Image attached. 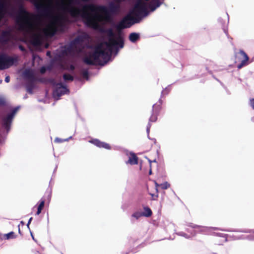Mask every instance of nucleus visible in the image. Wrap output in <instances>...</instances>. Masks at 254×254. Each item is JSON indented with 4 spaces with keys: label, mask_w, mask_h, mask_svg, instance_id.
Listing matches in <instances>:
<instances>
[{
    "label": "nucleus",
    "mask_w": 254,
    "mask_h": 254,
    "mask_svg": "<svg viewBox=\"0 0 254 254\" xmlns=\"http://www.w3.org/2000/svg\"><path fill=\"white\" fill-rule=\"evenodd\" d=\"M59 8L68 12L73 17L80 16L84 24L94 30L105 33L107 35V41L104 43L106 49H103L101 46L97 47L93 52H90L83 59V62L88 65L98 64L103 66L109 61H112L111 56L118 55L120 50L124 47V39L121 33H115L111 28L105 29L101 28L99 22L104 21L110 22L114 16L117 15L120 11V5L113 1L109 3L108 6L104 5L89 3L83 6L84 9H88L95 13L92 16L86 11L81 13L79 8L66 6L64 1L58 4Z\"/></svg>",
    "instance_id": "f257e3e1"
},
{
    "label": "nucleus",
    "mask_w": 254,
    "mask_h": 254,
    "mask_svg": "<svg viewBox=\"0 0 254 254\" xmlns=\"http://www.w3.org/2000/svg\"><path fill=\"white\" fill-rule=\"evenodd\" d=\"M149 0H137L129 12L116 25V29L118 30H121L125 28H128L134 24L139 23L149 13L146 2Z\"/></svg>",
    "instance_id": "f03ea898"
},
{
    "label": "nucleus",
    "mask_w": 254,
    "mask_h": 254,
    "mask_svg": "<svg viewBox=\"0 0 254 254\" xmlns=\"http://www.w3.org/2000/svg\"><path fill=\"white\" fill-rule=\"evenodd\" d=\"M18 14L15 16L12 12L10 14L12 17H15V21L18 29L20 31L27 32L32 31L34 27V22L33 19L38 20L39 15H34L27 11L22 3H20L18 10Z\"/></svg>",
    "instance_id": "7ed1b4c3"
},
{
    "label": "nucleus",
    "mask_w": 254,
    "mask_h": 254,
    "mask_svg": "<svg viewBox=\"0 0 254 254\" xmlns=\"http://www.w3.org/2000/svg\"><path fill=\"white\" fill-rule=\"evenodd\" d=\"M89 35L86 32H83L71 40L68 44L63 48L62 54L67 55L73 52H80L84 48V45L89 39Z\"/></svg>",
    "instance_id": "20e7f679"
},
{
    "label": "nucleus",
    "mask_w": 254,
    "mask_h": 254,
    "mask_svg": "<svg viewBox=\"0 0 254 254\" xmlns=\"http://www.w3.org/2000/svg\"><path fill=\"white\" fill-rule=\"evenodd\" d=\"M64 29L65 25L63 21V18L57 16L55 18L54 21L44 29V33L46 36L52 37L57 32H64Z\"/></svg>",
    "instance_id": "39448f33"
},
{
    "label": "nucleus",
    "mask_w": 254,
    "mask_h": 254,
    "mask_svg": "<svg viewBox=\"0 0 254 254\" xmlns=\"http://www.w3.org/2000/svg\"><path fill=\"white\" fill-rule=\"evenodd\" d=\"M18 57L15 55L13 57L8 56L5 53L0 54V70L8 68L18 62Z\"/></svg>",
    "instance_id": "423d86ee"
},
{
    "label": "nucleus",
    "mask_w": 254,
    "mask_h": 254,
    "mask_svg": "<svg viewBox=\"0 0 254 254\" xmlns=\"http://www.w3.org/2000/svg\"><path fill=\"white\" fill-rule=\"evenodd\" d=\"M50 81L54 87L53 96L55 100H58L61 96L69 93V90L62 83H56L55 80H50Z\"/></svg>",
    "instance_id": "0eeeda50"
},
{
    "label": "nucleus",
    "mask_w": 254,
    "mask_h": 254,
    "mask_svg": "<svg viewBox=\"0 0 254 254\" xmlns=\"http://www.w3.org/2000/svg\"><path fill=\"white\" fill-rule=\"evenodd\" d=\"M31 2L40 16L48 17L52 15V8L50 6L44 5L41 0H32Z\"/></svg>",
    "instance_id": "6e6552de"
},
{
    "label": "nucleus",
    "mask_w": 254,
    "mask_h": 254,
    "mask_svg": "<svg viewBox=\"0 0 254 254\" xmlns=\"http://www.w3.org/2000/svg\"><path fill=\"white\" fill-rule=\"evenodd\" d=\"M20 108V106H19L15 107L9 114H7L6 116L3 117L2 118V127L6 129L7 133L9 131L12 120L16 113L18 111Z\"/></svg>",
    "instance_id": "1a4fd4ad"
},
{
    "label": "nucleus",
    "mask_w": 254,
    "mask_h": 254,
    "mask_svg": "<svg viewBox=\"0 0 254 254\" xmlns=\"http://www.w3.org/2000/svg\"><path fill=\"white\" fill-rule=\"evenodd\" d=\"M35 27L36 25L34 23V27L32 31L28 32L25 31L22 32H24L25 34L30 35V42L33 46H40L42 44L41 36L40 34H37L34 32Z\"/></svg>",
    "instance_id": "9d476101"
},
{
    "label": "nucleus",
    "mask_w": 254,
    "mask_h": 254,
    "mask_svg": "<svg viewBox=\"0 0 254 254\" xmlns=\"http://www.w3.org/2000/svg\"><path fill=\"white\" fill-rule=\"evenodd\" d=\"M159 104H154L152 106V114L149 118V122L150 124L151 122H155L157 120V116L161 110V105L162 101L161 99L159 100Z\"/></svg>",
    "instance_id": "9b49d317"
},
{
    "label": "nucleus",
    "mask_w": 254,
    "mask_h": 254,
    "mask_svg": "<svg viewBox=\"0 0 254 254\" xmlns=\"http://www.w3.org/2000/svg\"><path fill=\"white\" fill-rule=\"evenodd\" d=\"M89 142L99 148H104L107 149H111V146L108 143L101 141L98 139H93L89 140Z\"/></svg>",
    "instance_id": "f8f14e48"
},
{
    "label": "nucleus",
    "mask_w": 254,
    "mask_h": 254,
    "mask_svg": "<svg viewBox=\"0 0 254 254\" xmlns=\"http://www.w3.org/2000/svg\"><path fill=\"white\" fill-rule=\"evenodd\" d=\"M238 54L244 58V59L241 61V63L237 65L238 68L240 69L243 66L247 64V62L249 60V57L246 53L243 50L240 51Z\"/></svg>",
    "instance_id": "ddd939ff"
},
{
    "label": "nucleus",
    "mask_w": 254,
    "mask_h": 254,
    "mask_svg": "<svg viewBox=\"0 0 254 254\" xmlns=\"http://www.w3.org/2000/svg\"><path fill=\"white\" fill-rule=\"evenodd\" d=\"M238 54L244 58V59L241 61V63L237 65L238 68L240 69L243 66L247 64V62L249 60V57L246 53L243 50L240 51Z\"/></svg>",
    "instance_id": "4468645a"
},
{
    "label": "nucleus",
    "mask_w": 254,
    "mask_h": 254,
    "mask_svg": "<svg viewBox=\"0 0 254 254\" xmlns=\"http://www.w3.org/2000/svg\"><path fill=\"white\" fill-rule=\"evenodd\" d=\"M10 40V32L3 31L0 36V43L2 44H7Z\"/></svg>",
    "instance_id": "2eb2a0df"
},
{
    "label": "nucleus",
    "mask_w": 254,
    "mask_h": 254,
    "mask_svg": "<svg viewBox=\"0 0 254 254\" xmlns=\"http://www.w3.org/2000/svg\"><path fill=\"white\" fill-rule=\"evenodd\" d=\"M162 3L159 0H151L148 5L150 11H154L157 7H159Z\"/></svg>",
    "instance_id": "dca6fc26"
},
{
    "label": "nucleus",
    "mask_w": 254,
    "mask_h": 254,
    "mask_svg": "<svg viewBox=\"0 0 254 254\" xmlns=\"http://www.w3.org/2000/svg\"><path fill=\"white\" fill-rule=\"evenodd\" d=\"M130 165H136L138 164V158L134 153H130V156L129 157L128 160L126 162V164Z\"/></svg>",
    "instance_id": "f3484780"
},
{
    "label": "nucleus",
    "mask_w": 254,
    "mask_h": 254,
    "mask_svg": "<svg viewBox=\"0 0 254 254\" xmlns=\"http://www.w3.org/2000/svg\"><path fill=\"white\" fill-rule=\"evenodd\" d=\"M128 39L131 42L134 43L139 40L140 34L136 32L131 33L128 36Z\"/></svg>",
    "instance_id": "a211bd4d"
},
{
    "label": "nucleus",
    "mask_w": 254,
    "mask_h": 254,
    "mask_svg": "<svg viewBox=\"0 0 254 254\" xmlns=\"http://www.w3.org/2000/svg\"><path fill=\"white\" fill-rule=\"evenodd\" d=\"M35 87L34 85V80H28L26 84V88L27 91L30 93H33V90Z\"/></svg>",
    "instance_id": "6ab92c4d"
},
{
    "label": "nucleus",
    "mask_w": 254,
    "mask_h": 254,
    "mask_svg": "<svg viewBox=\"0 0 254 254\" xmlns=\"http://www.w3.org/2000/svg\"><path fill=\"white\" fill-rule=\"evenodd\" d=\"M23 75L29 80H35L33 72L29 69H25L23 72Z\"/></svg>",
    "instance_id": "aec40b11"
},
{
    "label": "nucleus",
    "mask_w": 254,
    "mask_h": 254,
    "mask_svg": "<svg viewBox=\"0 0 254 254\" xmlns=\"http://www.w3.org/2000/svg\"><path fill=\"white\" fill-rule=\"evenodd\" d=\"M155 186V190L156 192L154 193H150V195L152 197V199L153 200H155L158 197V187H160V185L158 184L156 181H154Z\"/></svg>",
    "instance_id": "412c9836"
},
{
    "label": "nucleus",
    "mask_w": 254,
    "mask_h": 254,
    "mask_svg": "<svg viewBox=\"0 0 254 254\" xmlns=\"http://www.w3.org/2000/svg\"><path fill=\"white\" fill-rule=\"evenodd\" d=\"M143 216L149 217L152 215V211L149 207H144V211L142 212Z\"/></svg>",
    "instance_id": "4be33fe9"
},
{
    "label": "nucleus",
    "mask_w": 254,
    "mask_h": 254,
    "mask_svg": "<svg viewBox=\"0 0 254 254\" xmlns=\"http://www.w3.org/2000/svg\"><path fill=\"white\" fill-rule=\"evenodd\" d=\"M3 237L4 239L8 240L9 239L15 238V235L13 232H10L7 234H5Z\"/></svg>",
    "instance_id": "5701e85b"
},
{
    "label": "nucleus",
    "mask_w": 254,
    "mask_h": 254,
    "mask_svg": "<svg viewBox=\"0 0 254 254\" xmlns=\"http://www.w3.org/2000/svg\"><path fill=\"white\" fill-rule=\"evenodd\" d=\"M171 85H168V87H166L164 89H163L161 92V97H162L163 95H167L169 93L170 91L171 90Z\"/></svg>",
    "instance_id": "b1692460"
},
{
    "label": "nucleus",
    "mask_w": 254,
    "mask_h": 254,
    "mask_svg": "<svg viewBox=\"0 0 254 254\" xmlns=\"http://www.w3.org/2000/svg\"><path fill=\"white\" fill-rule=\"evenodd\" d=\"M63 78L65 81H72L73 80V77L69 74H64Z\"/></svg>",
    "instance_id": "393cba45"
},
{
    "label": "nucleus",
    "mask_w": 254,
    "mask_h": 254,
    "mask_svg": "<svg viewBox=\"0 0 254 254\" xmlns=\"http://www.w3.org/2000/svg\"><path fill=\"white\" fill-rule=\"evenodd\" d=\"M50 80H54L53 79H48V78H40L39 79H38V81L41 82V83H51V82L50 81Z\"/></svg>",
    "instance_id": "a878e982"
},
{
    "label": "nucleus",
    "mask_w": 254,
    "mask_h": 254,
    "mask_svg": "<svg viewBox=\"0 0 254 254\" xmlns=\"http://www.w3.org/2000/svg\"><path fill=\"white\" fill-rule=\"evenodd\" d=\"M160 187L162 189L166 190L170 187V185L167 182H165L160 184Z\"/></svg>",
    "instance_id": "bb28decb"
},
{
    "label": "nucleus",
    "mask_w": 254,
    "mask_h": 254,
    "mask_svg": "<svg viewBox=\"0 0 254 254\" xmlns=\"http://www.w3.org/2000/svg\"><path fill=\"white\" fill-rule=\"evenodd\" d=\"M72 138V136H70L68 138L63 139L57 137L55 138V141L57 143H62L64 141H67Z\"/></svg>",
    "instance_id": "cd10ccee"
},
{
    "label": "nucleus",
    "mask_w": 254,
    "mask_h": 254,
    "mask_svg": "<svg viewBox=\"0 0 254 254\" xmlns=\"http://www.w3.org/2000/svg\"><path fill=\"white\" fill-rule=\"evenodd\" d=\"M151 125L149 123H148L147 127H146V132L147 134V137L149 139H151V138L149 137V132H150V129L151 127ZM151 140H154V141H156V139L155 138L151 139Z\"/></svg>",
    "instance_id": "c85d7f7f"
},
{
    "label": "nucleus",
    "mask_w": 254,
    "mask_h": 254,
    "mask_svg": "<svg viewBox=\"0 0 254 254\" xmlns=\"http://www.w3.org/2000/svg\"><path fill=\"white\" fill-rule=\"evenodd\" d=\"M82 75L83 77L86 78L87 80L88 79V71L87 69H84L82 71Z\"/></svg>",
    "instance_id": "c756f323"
},
{
    "label": "nucleus",
    "mask_w": 254,
    "mask_h": 254,
    "mask_svg": "<svg viewBox=\"0 0 254 254\" xmlns=\"http://www.w3.org/2000/svg\"><path fill=\"white\" fill-rule=\"evenodd\" d=\"M132 216L135 217L136 219L143 216L142 212H136L132 215Z\"/></svg>",
    "instance_id": "7c9ffc66"
},
{
    "label": "nucleus",
    "mask_w": 254,
    "mask_h": 254,
    "mask_svg": "<svg viewBox=\"0 0 254 254\" xmlns=\"http://www.w3.org/2000/svg\"><path fill=\"white\" fill-rule=\"evenodd\" d=\"M5 7V3L3 0H0V11H2Z\"/></svg>",
    "instance_id": "2f4dec72"
},
{
    "label": "nucleus",
    "mask_w": 254,
    "mask_h": 254,
    "mask_svg": "<svg viewBox=\"0 0 254 254\" xmlns=\"http://www.w3.org/2000/svg\"><path fill=\"white\" fill-rule=\"evenodd\" d=\"M45 203V200L41 199L39 203L35 205V206H44Z\"/></svg>",
    "instance_id": "473e14b6"
},
{
    "label": "nucleus",
    "mask_w": 254,
    "mask_h": 254,
    "mask_svg": "<svg viewBox=\"0 0 254 254\" xmlns=\"http://www.w3.org/2000/svg\"><path fill=\"white\" fill-rule=\"evenodd\" d=\"M250 105L252 108L254 110V98L250 99Z\"/></svg>",
    "instance_id": "72a5a7b5"
},
{
    "label": "nucleus",
    "mask_w": 254,
    "mask_h": 254,
    "mask_svg": "<svg viewBox=\"0 0 254 254\" xmlns=\"http://www.w3.org/2000/svg\"><path fill=\"white\" fill-rule=\"evenodd\" d=\"M5 103V101L4 98L0 97V106L4 105Z\"/></svg>",
    "instance_id": "f704fd0d"
},
{
    "label": "nucleus",
    "mask_w": 254,
    "mask_h": 254,
    "mask_svg": "<svg viewBox=\"0 0 254 254\" xmlns=\"http://www.w3.org/2000/svg\"><path fill=\"white\" fill-rule=\"evenodd\" d=\"M46 71V68L45 66H42L40 69V72L41 73H44Z\"/></svg>",
    "instance_id": "c9c22d12"
},
{
    "label": "nucleus",
    "mask_w": 254,
    "mask_h": 254,
    "mask_svg": "<svg viewBox=\"0 0 254 254\" xmlns=\"http://www.w3.org/2000/svg\"><path fill=\"white\" fill-rule=\"evenodd\" d=\"M188 226L193 228H197L199 227L198 225L194 224L193 223H190L189 225H188Z\"/></svg>",
    "instance_id": "e433bc0d"
},
{
    "label": "nucleus",
    "mask_w": 254,
    "mask_h": 254,
    "mask_svg": "<svg viewBox=\"0 0 254 254\" xmlns=\"http://www.w3.org/2000/svg\"><path fill=\"white\" fill-rule=\"evenodd\" d=\"M18 48L20 51H21L22 52L25 51V49L23 46L20 45L18 46Z\"/></svg>",
    "instance_id": "4c0bfd02"
},
{
    "label": "nucleus",
    "mask_w": 254,
    "mask_h": 254,
    "mask_svg": "<svg viewBox=\"0 0 254 254\" xmlns=\"http://www.w3.org/2000/svg\"><path fill=\"white\" fill-rule=\"evenodd\" d=\"M43 207H38L37 211L36 212V215H39L41 212Z\"/></svg>",
    "instance_id": "58836bf2"
},
{
    "label": "nucleus",
    "mask_w": 254,
    "mask_h": 254,
    "mask_svg": "<svg viewBox=\"0 0 254 254\" xmlns=\"http://www.w3.org/2000/svg\"><path fill=\"white\" fill-rule=\"evenodd\" d=\"M5 81L6 82V83H8L10 81V77L9 76H7L5 77Z\"/></svg>",
    "instance_id": "ea45409f"
},
{
    "label": "nucleus",
    "mask_w": 254,
    "mask_h": 254,
    "mask_svg": "<svg viewBox=\"0 0 254 254\" xmlns=\"http://www.w3.org/2000/svg\"><path fill=\"white\" fill-rule=\"evenodd\" d=\"M32 217H31V218L29 219V221H28V223H27V226H28V227H29V225L30 223H31V221H32Z\"/></svg>",
    "instance_id": "a19ab883"
},
{
    "label": "nucleus",
    "mask_w": 254,
    "mask_h": 254,
    "mask_svg": "<svg viewBox=\"0 0 254 254\" xmlns=\"http://www.w3.org/2000/svg\"><path fill=\"white\" fill-rule=\"evenodd\" d=\"M223 30H224V32L227 35H228V30H227V29L224 28Z\"/></svg>",
    "instance_id": "79ce46f5"
},
{
    "label": "nucleus",
    "mask_w": 254,
    "mask_h": 254,
    "mask_svg": "<svg viewBox=\"0 0 254 254\" xmlns=\"http://www.w3.org/2000/svg\"><path fill=\"white\" fill-rule=\"evenodd\" d=\"M46 55L47 56H51V52L50 51H47V53H46Z\"/></svg>",
    "instance_id": "37998d69"
},
{
    "label": "nucleus",
    "mask_w": 254,
    "mask_h": 254,
    "mask_svg": "<svg viewBox=\"0 0 254 254\" xmlns=\"http://www.w3.org/2000/svg\"><path fill=\"white\" fill-rule=\"evenodd\" d=\"M70 68H71V69L73 70L74 69V66L73 65H71L70 66Z\"/></svg>",
    "instance_id": "c03bdc74"
},
{
    "label": "nucleus",
    "mask_w": 254,
    "mask_h": 254,
    "mask_svg": "<svg viewBox=\"0 0 254 254\" xmlns=\"http://www.w3.org/2000/svg\"><path fill=\"white\" fill-rule=\"evenodd\" d=\"M149 175H151L152 174V171L151 169L149 170Z\"/></svg>",
    "instance_id": "a18cd8bd"
},
{
    "label": "nucleus",
    "mask_w": 254,
    "mask_h": 254,
    "mask_svg": "<svg viewBox=\"0 0 254 254\" xmlns=\"http://www.w3.org/2000/svg\"><path fill=\"white\" fill-rule=\"evenodd\" d=\"M251 120H252V121L253 122H254V117H253V118H252V119H251Z\"/></svg>",
    "instance_id": "49530a36"
},
{
    "label": "nucleus",
    "mask_w": 254,
    "mask_h": 254,
    "mask_svg": "<svg viewBox=\"0 0 254 254\" xmlns=\"http://www.w3.org/2000/svg\"><path fill=\"white\" fill-rule=\"evenodd\" d=\"M57 168V166H56V168H55V170H54V172H55V171H56V170Z\"/></svg>",
    "instance_id": "de8ad7c7"
},
{
    "label": "nucleus",
    "mask_w": 254,
    "mask_h": 254,
    "mask_svg": "<svg viewBox=\"0 0 254 254\" xmlns=\"http://www.w3.org/2000/svg\"><path fill=\"white\" fill-rule=\"evenodd\" d=\"M50 195L49 194V195H48V199H50Z\"/></svg>",
    "instance_id": "09e8293b"
},
{
    "label": "nucleus",
    "mask_w": 254,
    "mask_h": 254,
    "mask_svg": "<svg viewBox=\"0 0 254 254\" xmlns=\"http://www.w3.org/2000/svg\"><path fill=\"white\" fill-rule=\"evenodd\" d=\"M2 80H0V83H1L2 82Z\"/></svg>",
    "instance_id": "8fccbe9b"
},
{
    "label": "nucleus",
    "mask_w": 254,
    "mask_h": 254,
    "mask_svg": "<svg viewBox=\"0 0 254 254\" xmlns=\"http://www.w3.org/2000/svg\"><path fill=\"white\" fill-rule=\"evenodd\" d=\"M26 98H27L26 96H25L24 97V99H26Z\"/></svg>",
    "instance_id": "3c124183"
},
{
    "label": "nucleus",
    "mask_w": 254,
    "mask_h": 254,
    "mask_svg": "<svg viewBox=\"0 0 254 254\" xmlns=\"http://www.w3.org/2000/svg\"><path fill=\"white\" fill-rule=\"evenodd\" d=\"M149 161L150 163L152 162L150 160H149Z\"/></svg>",
    "instance_id": "603ef678"
},
{
    "label": "nucleus",
    "mask_w": 254,
    "mask_h": 254,
    "mask_svg": "<svg viewBox=\"0 0 254 254\" xmlns=\"http://www.w3.org/2000/svg\"><path fill=\"white\" fill-rule=\"evenodd\" d=\"M1 240L2 239L1 238H0Z\"/></svg>",
    "instance_id": "864d4df0"
},
{
    "label": "nucleus",
    "mask_w": 254,
    "mask_h": 254,
    "mask_svg": "<svg viewBox=\"0 0 254 254\" xmlns=\"http://www.w3.org/2000/svg\"><path fill=\"white\" fill-rule=\"evenodd\" d=\"M31 0H30V1H31Z\"/></svg>",
    "instance_id": "5fc2aeb1"
}]
</instances>
